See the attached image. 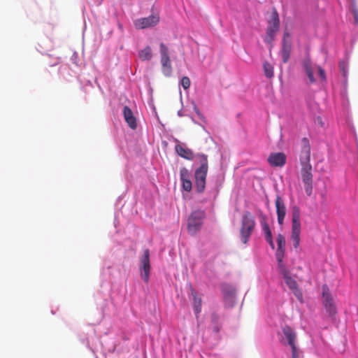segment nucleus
Returning a JSON list of instances; mask_svg holds the SVG:
<instances>
[{
	"instance_id": "32",
	"label": "nucleus",
	"mask_w": 358,
	"mask_h": 358,
	"mask_svg": "<svg viewBox=\"0 0 358 358\" xmlns=\"http://www.w3.org/2000/svg\"><path fill=\"white\" fill-rule=\"evenodd\" d=\"M277 242V248H285V236L281 234H278L276 238Z\"/></svg>"
},
{
	"instance_id": "39",
	"label": "nucleus",
	"mask_w": 358,
	"mask_h": 358,
	"mask_svg": "<svg viewBox=\"0 0 358 358\" xmlns=\"http://www.w3.org/2000/svg\"><path fill=\"white\" fill-rule=\"evenodd\" d=\"M343 91L342 92V96L344 98L346 96V92H347V88H348V77L346 78H343Z\"/></svg>"
},
{
	"instance_id": "46",
	"label": "nucleus",
	"mask_w": 358,
	"mask_h": 358,
	"mask_svg": "<svg viewBox=\"0 0 358 358\" xmlns=\"http://www.w3.org/2000/svg\"><path fill=\"white\" fill-rule=\"evenodd\" d=\"M113 269H114V268H113V267H110V266H109V267H108V268H107V270H108V271H110V270H113Z\"/></svg>"
},
{
	"instance_id": "7",
	"label": "nucleus",
	"mask_w": 358,
	"mask_h": 358,
	"mask_svg": "<svg viewBox=\"0 0 358 358\" xmlns=\"http://www.w3.org/2000/svg\"><path fill=\"white\" fill-rule=\"evenodd\" d=\"M177 143L175 146V152L180 157L187 160L192 161L196 159V162L199 160L198 155H205L204 153L197 152L194 153L190 148H187L185 143H180L177 138L174 139Z\"/></svg>"
},
{
	"instance_id": "15",
	"label": "nucleus",
	"mask_w": 358,
	"mask_h": 358,
	"mask_svg": "<svg viewBox=\"0 0 358 358\" xmlns=\"http://www.w3.org/2000/svg\"><path fill=\"white\" fill-rule=\"evenodd\" d=\"M275 207L278 222L280 225H282L286 215V207L283 200L279 196L275 200Z\"/></svg>"
},
{
	"instance_id": "45",
	"label": "nucleus",
	"mask_w": 358,
	"mask_h": 358,
	"mask_svg": "<svg viewBox=\"0 0 358 358\" xmlns=\"http://www.w3.org/2000/svg\"><path fill=\"white\" fill-rule=\"evenodd\" d=\"M290 37V34L288 31H285L282 40L288 39Z\"/></svg>"
},
{
	"instance_id": "48",
	"label": "nucleus",
	"mask_w": 358,
	"mask_h": 358,
	"mask_svg": "<svg viewBox=\"0 0 358 358\" xmlns=\"http://www.w3.org/2000/svg\"><path fill=\"white\" fill-rule=\"evenodd\" d=\"M57 62H55V63H54V64H51L50 66H53L57 65Z\"/></svg>"
},
{
	"instance_id": "49",
	"label": "nucleus",
	"mask_w": 358,
	"mask_h": 358,
	"mask_svg": "<svg viewBox=\"0 0 358 358\" xmlns=\"http://www.w3.org/2000/svg\"><path fill=\"white\" fill-rule=\"evenodd\" d=\"M81 341H82L83 343H84L85 341V339H82Z\"/></svg>"
},
{
	"instance_id": "33",
	"label": "nucleus",
	"mask_w": 358,
	"mask_h": 358,
	"mask_svg": "<svg viewBox=\"0 0 358 358\" xmlns=\"http://www.w3.org/2000/svg\"><path fill=\"white\" fill-rule=\"evenodd\" d=\"M292 292L300 303H303V294L299 287L293 290Z\"/></svg>"
},
{
	"instance_id": "29",
	"label": "nucleus",
	"mask_w": 358,
	"mask_h": 358,
	"mask_svg": "<svg viewBox=\"0 0 358 358\" xmlns=\"http://www.w3.org/2000/svg\"><path fill=\"white\" fill-rule=\"evenodd\" d=\"M284 280L285 284L292 291L299 287L297 282L291 276L287 277V278L284 279Z\"/></svg>"
},
{
	"instance_id": "27",
	"label": "nucleus",
	"mask_w": 358,
	"mask_h": 358,
	"mask_svg": "<svg viewBox=\"0 0 358 358\" xmlns=\"http://www.w3.org/2000/svg\"><path fill=\"white\" fill-rule=\"evenodd\" d=\"M263 69L264 75L267 78H271L273 77V67L268 62H264L263 63Z\"/></svg>"
},
{
	"instance_id": "44",
	"label": "nucleus",
	"mask_w": 358,
	"mask_h": 358,
	"mask_svg": "<svg viewBox=\"0 0 358 358\" xmlns=\"http://www.w3.org/2000/svg\"><path fill=\"white\" fill-rule=\"evenodd\" d=\"M266 242L268 243V244L269 245V246L271 247V248L272 250L275 249V243H274L273 239L268 240V241H266Z\"/></svg>"
},
{
	"instance_id": "11",
	"label": "nucleus",
	"mask_w": 358,
	"mask_h": 358,
	"mask_svg": "<svg viewBox=\"0 0 358 358\" xmlns=\"http://www.w3.org/2000/svg\"><path fill=\"white\" fill-rule=\"evenodd\" d=\"M280 27V20L279 13L275 8H273L269 18L267 20V27L266 31L276 34L279 31Z\"/></svg>"
},
{
	"instance_id": "40",
	"label": "nucleus",
	"mask_w": 358,
	"mask_h": 358,
	"mask_svg": "<svg viewBox=\"0 0 358 358\" xmlns=\"http://www.w3.org/2000/svg\"><path fill=\"white\" fill-rule=\"evenodd\" d=\"M279 271H280V274L282 275L283 279H285L287 277L290 276L289 271L286 267L285 268L281 269Z\"/></svg>"
},
{
	"instance_id": "13",
	"label": "nucleus",
	"mask_w": 358,
	"mask_h": 358,
	"mask_svg": "<svg viewBox=\"0 0 358 358\" xmlns=\"http://www.w3.org/2000/svg\"><path fill=\"white\" fill-rule=\"evenodd\" d=\"M267 162L272 167H282L285 165L287 162V156L282 152H271Z\"/></svg>"
},
{
	"instance_id": "30",
	"label": "nucleus",
	"mask_w": 358,
	"mask_h": 358,
	"mask_svg": "<svg viewBox=\"0 0 358 358\" xmlns=\"http://www.w3.org/2000/svg\"><path fill=\"white\" fill-rule=\"evenodd\" d=\"M275 37L276 34L266 31V36L264 38V41L265 43L271 45V47H272L273 42L275 41Z\"/></svg>"
},
{
	"instance_id": "12",
	"label": "nucleus",
	"mask_w": 358,
	"mask_h": 358,
	"mask_svg": "<svg viewBox=\"0 0 358 358\" xmlns=\"http://www.w3.org/2000/svg\"><path fill=\"white\" fill-rule=\"evenodd\" d=\"M191 173L186 167H182L180 169V180L181 183V190L186 192H190L192 190L193 184L190 180Z\"/></svg>"
},
{
	"instance_id": "43",
	"label": "nucleus",
	"mask_w": 358,
	"mask_h": 358,
	"mask_svg": "<svg viewBox=\"0 0 358 358\" xmlns=\"http://www.w3.org/2000/svg\"><path fill=\"white\" fill-rule=\"evenodd\" d=\"M194 110L196 113V114L197 115V116L201 120H203L204 119V116L203 115V114L201 113L200 110L198 108V107L196 105H194Z\"/></svg>"
},
{
	"instance_id": "28",
	"label": "nucleus",
	"mask_w": 358,
	"mask_h": 358,
	"mask_svg": "<svg viewBox=\"0 0 358 358\" xmlns=\"http://www.w3.org/2000/svg\"><path fill=\"white\" fill-rule=\"evenodd\" d=\"M338 67L340 72L343 77V78H346L348 76V64L344 60H341L338 64Z\"/></svg>"
},
{
	"instance_id": "4",
	"label": "nucleus",
	"mask_w": 358,
	"mask_h": 358,
	"mask_svg": "<svg viewBox=\"0 0 358 358\" xmlns=\"http://www.w3.org/2000/svg\"><path fill=\"white\" fill-rule=\"evenodd\" d=\"M321 296L322 299V305L327 315L331 320H334L337 314V308L331 294L330 293L329 286L327 284H324L322 286Z\"/></svg>"
},
{
	"instance_id": "35",
	"label": "nucleus",
	"mask_w": 358,
	"mask_h": 358,
	"mask_svg": "<svg viewBox=\"0 0 358 358\" xmlns=\"http://www.w3.org/2000/svg\"><path fill=\"white\" fill-rule=\"evenodd\" d=\"M96 302L98 306H100V308L102 309V310H104L106 306H107L108 303V299L106 296L103 299V301H99V299H97V296H96Z\"/></svg>"
},
{
	"instance_id": "22",
	"label": "nucleus",
	"mask_w": 358,
	"mask_h": 358,
	"mask_svg": "<svg viewBox=\"0 0 358 358\" xmlns=\"http://www.w3.org/2000/svg\"><path fill=\"white\" fill-rule=\"evenodd\" d=\"M210 321L213 332L218 334L222 327L220 316L217 313H213L210 315Z\"/></svg>"
},
{
	"instance_id": "31",
	"label": "nucleus",
	"mask_w": 358,
	"mask_h": 358,
	"mask_svg": "<svg viewBox=\"0 0 358 358\" xmlns=\"http://www.w3.org/2000/svg\"><path fill=\"white\" fill-rule=\"evenodd\" d=\"M190 80L187 76H183L179 82V87L181 86L185 90H187L190 87Z\"/></svg>"
},
{
	"instance_id": "23",
	"label": "nucleus",
	"mask_w": 358,
	"mask_h": 358,
	"mask_svg": "<svg viewBox=\"0 0 358 358\" xmlns=\"http://www.w3.org/2000/svg\"><path fill=\"white\" fill-rule=\"evenodd\" d=\"M138 57L142 61H149L152 57V52L150 46L147 45L138 52Z\"/></svg>"
},
{
	"instance_id": "47",
	"label": "nucleus",
	"mask_w": 358,
	"mask_h": 358,
	"mask_svg": "<svg viewBox=\"0 0 358 358\" xmlns=\"http://www.w3.org/2000/svg\"><path fill=\"white\" fill-rule=\"evenodd\" d=\"M178 115L179 116H182V112H181V110H179V111L178 112Z\"/></svg>"
},
{
	"instance_id": "2",
	"label": "nucleus",
	"mask_w": 358,
	"mask_h": 358,
	"mask_svg": "<svg viewBox=\"0 0 358 358\" xmlns=\"http://www.w3.org/2000/svg\"><path fill=\"white\" fill-rule=\"evenodd\" d=\"M199 166L194 169L193 179L195 192L200 194L204 192L206 187V178L208 171L207 155H198Z\"/></svg>"
},
{
	"instance_id": "16",
	"label": "nucleus",
	"mask_w": 358,
	"mask_h": 358,
	"mask_svg": "<svg viewBox=\"0 0 358 358\" xmlns=\"http://www.w3.org/2000/svg\"><path fill=\"white\" fill-rule=\"evenodd\" d=\"M190 292L193 301V311L196 317L198 318L199 314L201 312L202 299L200 296H198V293L196 292V290L193 288L192 285H190Z\"/></svg>"
},
{
	"instance_id": "19",
	"label": "nucleus",
	"mask_w": 358,
	"mask_h": 358,
	"mask_svg": "<svg viewBox=\"0 0 358 358\" xmlns=\"http://www.w3.org/2000/svg\"><path fill=\"white\" fill-rule=\"evenodd\" d=\"M302 67H303L304 72L307 75L310 83H315L316 80L314 77V73H313V67H312V62H311L310 59H309V58L304 59L302 62Z\"/></svg>"
},
{
	"instance_id": "21",
	"label": "nucleus",
	"mask_w": 358,
	"mask_h": 358,
	"mask_svg": "<svg viewBox=\"0 0 358 358\" xmlns=\"http://www.w3.org/2000/svg\"><path fill=\"white\" fill-rule=\"evenodd\" d=\"M282 333L287 339V343L289 345L295 344L296 334L289 326H285L282 328Z\"/></svg>"
},
{
	"instance_id": "5",
	"label": "nucleus",
	"mask_w": 358,
	"mask_h": 358,
	"mask_svg": "<svg viewBox=\"0 0 358 358\" xmlns=\"http://www.w3.org/2000/svg\"><path fill=\"white\" fill-rule=\"evenodd\" d=\"M206 217V213L203 210L193 211L189 215L187 221L188 231L190 234L194 235L200 230Z\"/></svg>"
},
{
	"instance_id": "18",
	"label": "nucleus",
	"mask_w": 358,
	"mask_h": 358,
	"mask_svg": "<svg viewBox=\"0 0 358 358\" xmlns=\"http://www.w3.org/2000/svg\"><path fill=\"white\" fill-rule=\"evenodd\" d=\"M301 224H292L291 238L293 241V247L296 249L300 244Z\"/></svg>"
},
{
	"instance_id": "3",
	"label": "nucleus",
	"mask_w": 358,
	"mask_h": 358,
	"mask_svg": "<svg viewBox=\"0 0 358 358\" xmlns=\"http://www.w3.org/2000/svg\"><path fill=\"white\" fill-rule=\"evenodd\" d=\"M138 266L141 279L145 283L148 284L150 281L152 271L150 250L149 248H145L143 250L142 254L139 255Z\"/></svg>"
},
{
	"instance_id": "50",
	"label": "nucleus",
	"mask_w": 358,
	"mask_h": 358,
	"mask_svg": "<svg viewBox=\"0 0 358 358\" xmlns=\"http://www.w3.org/2000/svg\"><path fill=\"white\" fill-rule=\"evenodd\" d=\"M180 98H182V92L180 90Z\"/></svg>"
},
{
	"instance_id": "20",
	"label": "nucleus",
	"mask_w": 358,
	"mask_h": 358,
	"mask_svg": "<svg viewBox=\"0 0 358 358\" xmlns=\"http://www.w3.org/2000/svg\"><path fill=\"white\" fill-rule=\"evenodd\" d=\"M348 10L352 15L355 25H358V6L356 0H348Z\"/></svg>"
},
{
	"instance_id": "17",
	"label": "nucleus",
	"mask_w": 358,
	"mask_h": 358,
	"mask_svg": "<svg viewBox=\"0 0 358 358\" xmlns=\"http://www.w3.org/2000/svg\"><path fill=\"white\" fill-rule=\"evenodd\" d=\"M122 112L124 118L129 127L131 129H136L137 128V120L131 109L129 106H124Z\"/></svg>"
},
{
	"instance_id": "38",
	"label": "nucleus",
	"mask_w": 358,
	"mask_h": 358,
	"mask_svg": "<svg viewBox=\"0 0 358 358\" xmlns=\"http://www.w3.org/2000/svg\"><path fill=\"white\" fill-rule=\"evenodd\" d=\"M292 350V358H299V352H298V348L296 345V344H294L293 345H289Z\"/></svg>"
},
{
	"instance_id": "25",
	"label": "nucleus",
	"mask_w": 358,
	"mask_h": 358,
	"mask_svg": "<svg viewBox=\"0 0 358 358\" xmlns=\"http://www.w3.org/2000/svg\"><path fill=\"white\" fill-rule=\"evenodd\" d=\"M261 224L266 241L268 240L273 239V234L268 224L266 221H264L261 222Z\"/></svg>"
},
{
	"instance_id": "42",
	"label": "nucleus",
	"mask_w": 358,
	"mask_h": 358,
	"mask_svg": "<svg viewBox=\"0 0 358 358\" xmlns=\"http://www.w3.org/2000/svg\"><path fill=\"white\" fill-rule=\"evenodd\" d=\"M277 263H278V268L279 271H280L282 268H285L286 266L285 264L283 263V259H276Z\"/></svg>"
},
{
	"instance_id": "14",
	"label": "nucleus",
	"mask_w": 358,
	"mask_h": 358,
	"mask_svg": "<svg viewBox=\"0 0 358 358\" xmlns=\"http://www.w3.org/2000/svg\"><path fill=\"white\" fill-rule=\"evenodd\" d=\"M292 50V41L289 39H284L281 41V48L280 50V55L281 57L282 62L286 64L288 62Z\"/></svg>"
},
{
	"instance_id": "8",
	"label": "nucleus",
	"mask_w": 358,
	"mask_h": 358,
	"mask_svg": "<svg viewBox=\"0 0 358 358\" xmlns=\"http://www.w3.org/2000/svg\"><path fill=\"white\" fill-rule=\"evenodd\" d=\"M159 52L161 55L162 73L166 77H170L172 75V66L170 57L169 55V48L163 43H160Z\"/></svg>"
},
{
	"instance_id": "51",
	"label": "nucleus",
	"mask_w": 358,
	"mask_h": 358,
	"mask_svg": "<svg viewBox=\"0 0 358 358\" xmlns=\"http://www.w3.org/2000/svg\"><path fill=\"white\" fill-rule=\"evenodd\" d=\"M96 358H98V357H96Z\"/></svg>"
},
{
	"instance_id": "34",
	"label": "nucleus",
	"mask_w": 358,
	"mask_h": 358,
	"mask_svg": "<svg viewBox=\"0 0 358 358\" xmlns=\"http://www.w3.org/2000/svg\"><path fill=\"white\" fill-rule=\"evenodd\" d=\"M285 254V248H277L275 252V258L276 259H284Z\"/></svg>"
},
{
	"instance_id": "6",
	"label": "nucleus",
	"mask_w": 358,
	"mask_h": 358,
	"mask_svg": "<svg viewBox=\"0 0 358 358\" xmlns=\"http://www.w3.org/2000/svg\"><path fill=\"white\" fill-rule=\"evenodd\" d=\"M255 222L254 219L248 215H244L242 220L241 228V240L244 244H246L255 229Z\"/></svg>"
},
{
	"instance_id": "9",
	"label": "nucleus",
	"mask_w": 358,
	"mask_h": 358,
	"mask_svg": "<svg viewBox=\"0 0 358 358\" xmlns=\"http://www.w3.org/2000/svg\"><path fill=\"white\" fill-rule=\"evenodd\" d=\"M160 21L158 13H152L148 17H141L134 21V25L138 29H145L157 26Z\"/></svg>"
},
{
	"instance_id": "10",
	"label": "nucleus",
	"mask_w": 358,
	"mask_h": 358,
	"mask_svg": "<svg viewBox=\"0 0 358 358\" xmlns=\"http://www.w3.org/2000/svg\"><path fill=\"white\" fill-rule=\"evenodd\" d=\"M221 292L223 294L225 305L232 307L234 305L235 288L230 284L223 283L221 285Z\"/></svg>"
},
{
	"instance_id": "36",
	"label": "nucleus",
	"mask_w": 358,
	"mask_h": 358,
	"mask_svg": "<svg viewBox=\"0 0 358 358\" xmlns=\"http://www.w3.org/2000/svg\"><path fill=\"white\" fill-rule=\"evenodd\" d=\"M317 73H318L319 77L320 78V79L322 81L326 80V79H327L326 72H325L324 69L323 68H322L320 66H317Z\"/></svg>"
},
{
	"instance_id": "24",
	"label": "nucleus",
	"mask_w": 358,
	"mask_h": 358,
	"mask_svg": "<svg viewBox=\"0 0 358 358\" xmlns=\"http://www.w3.org/2000/svg\"><path fill=\"white\" fill-rule=\"evenodd\" d=\"M123 197H124L123 195H120V196H118V198L117 199L115 203V217H114V227L115 228H117V224L119 223V222L117 220L118 216H119L118 210H120V208L123 207V205L122 204V200Z\"/></svg>"
},
{
	"instance_id": "1",
	"label": "nucleus",
	"mask_w": 358,
	"mask_h": 358,
	"mask_svg": "<svg viewBox=\"0 0 358 358\" xmlns=\"http://www.w3.org/2000/svg\"><path fill=\"white\" fill-rule=\"evenodd\" d=\"M299 162L301 166V177L304 185V190L306 195L310 196L313 189V175L312 173V165L310 164V145L309 140L306 137H303L301 139Z\"/></svg>"
},
{
	"instance_id": "41",
	"label": "nucleus",
	"mask_w": 358,
	"mask_h": 358,
	"mask_svg": "<svg viewBox=\"0 0 358 358\" xmlns=\"http://www.w3.org/2000/svg\"><path fill=\"white\" fill-rule=\"evenodd\" d=\"M78 55L76 52H74L71 57V61L73 64L78 65Z\"/></svg>"
},
{
	"instance_id": "37",
	"label": "nucleus",
	"mask_w": 358,
	"mask_h": 358,
	"mask_svg": "<svg viewBox=\"0 0 358 358\" xmlns=\"http://www.w3.org/2000/svg\"><path fill=\"white\" fill-rule=\"evenodd\" d=\"M219 192L217 183L215 184V187L208 192L209 196H213L214 199L217 196Z\"/></svg>"
},
{
	"instance_id": "26",
	"label": "nucleus",
	"mask_w": 358,
	"mask_h": 358,
	"mask_svg": "<svg viewBox=\"0 0 358 358\" xmlns=\"http://www.w3.org/2000/svg\"><path fill=\"white\" fill-rule=\"evenodd\" d=\"M300 209L298 206H294L292 208V224H301Z\"/></svg>"
}]
</instances>
